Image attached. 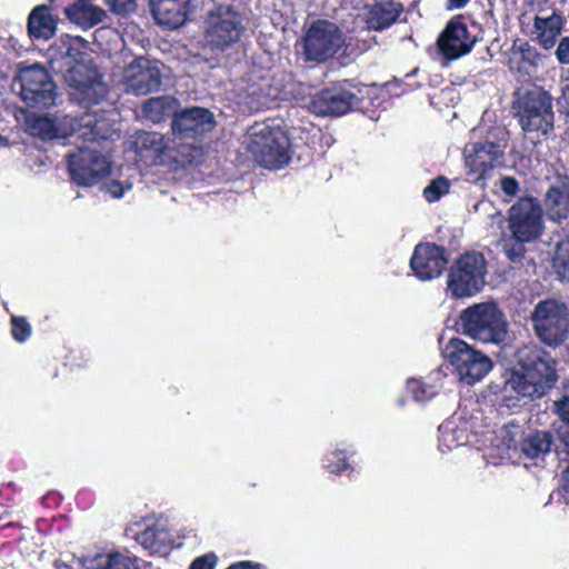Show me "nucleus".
<instances>
[{"instance_id":"nucleus-13","label":"nucleus","mask_w":569,"mask_h":569,"mask_svg":"<svg viewBox=\"0 0 569 569\" xmlns=\"http://www.w3.org/2000/svg\"><path fill=\"white\" fill-rule=\"evenodd\" d=\"M362 86L342 80L322 89L311 99V108L320 116H343L361 104Z\"/></svg>"},{"instance_id":"nucleus-23","label":"nucleus","mask_w":569,"mask_h":569,"mask_svg":"<svg viewBox=\"0 0 569 569\" xmlns=\"http://www.w3.org/2000/svg\"><path fill=\"white\" fill-rule=\"evenodd\" d=\"M190 2L191 0H149V7L158 24L177 29L188 20Z\"/></svg>"},{"instance_id":"nucleus-19","label":"nucleus","mask_w":569,"mask_h":569,"mask_svg":"<svg viewBox=\"0 0 569 569\" xmlns=\"http://www.w3.org/2000/svg\"><path fill=\"white\" fill-rule=\"evenodd\" d=\"M133 147L138 161L144 167L170 164L174 159V149L169 147L168 140L159 132H138Z\"/></svg>"},{"instance_id":"nucleus-48","label":"nucleus","mask_w":569,"mask_h":569,"mask_svg":"<svg viewBox=\"0 0 569 569\" xmlns=\"http://www.w3.org/2000/svg\"><path fill=\"white\" fill-rule=\"evenodd\" d=\"M80 54H81V52H80V51H74V48L72 47V44H69V46L67 47L66 56H68V57H71V58L76 59V58H77V56H80Z\"/></svg>"},{"instance_id":"nucleus-42","label":"nucleus","mask_w":569,"mask_h":569,"mask_svg":"<svg viewBox=\"0 0 569 569\" xmlns=\"http://www.w3.org/2000/svg\"><path fill=\"white\" fill-rule=\"evenodd\" d=\"M500 188L506 196L515 197L520 190V184L515 177L505 176L500 180Z\"/></svg>"},{"instance_id":"nucleus-15","label":"nucleus","mask_w":569,"mask_h":569,"mask_svg":"<svg viewBox=\"0 0 569 569\" xmlns=\"http://www.w3.org/2000/svg\"><path fill=\"white\" fill-rule=\"evenodd\" d=\"M71 180L81 187H92L109 176L111 166L97 150L79 148L67 157Z\"/></svg>"},{"instance_id":"nucleus-53","label":"nucleus","mask_w":569,"mask_h":569,"mask_svg":"<svg viewBox=\"0 0 569 569\" xmlns=\"http://www.w3.org/2000/svg\"><path fill=\"white\" fill-rule=\"evenodd\" d=\"M92 131H93L96 134H99V131H98L96 128H93V129H92Z\"/></svg>"},{"instance_id":"nucleus-40","label":"nucleus","mask_w":569,"mask_h":569,"mask_svg":"<svg viewBox=\"0 0 569 569\" xmlns=\"http://www.w3.org/2000/svg\"><path fill=\"white\" fill-rule=\"evenodd\" d=\"M218 558L213 552L197 557L189 569H214Z\"/></svg>"},{"instance_id":"nucleus-35","label":"nucleus","mask_w":569,"mask_h":569,"mask_svg":"<svg viewBox=\"0 0 569 569\" xmlns=\"http://www.w3.org/2000/svg\"><path fill=\"white\" fill-rule=\"evenodd\" d=\"M11 336L19 343L26 342L32 335V327L23 316H12L10 319Z\"/></svg>"},{"instance_id":"nucleus-21","label":"nucleus","mask_w":569,"mask_h":569,"mask_svg":"<svg viewBox=\"0 0 569 569\" xmlns=\"http://www.w3.org/2000/svg\"><path fill=\"white\" fill-rule=\"evenodd\" d=\"M60 1L49 0L31 9L27 18V33L31 40L49 41L57 34Z\"/></svg>"},{"instance_id":"nucleus-14","label":"nucleus","mask_w":569,"mask_h":569,"mask_svg":"<svg viewBox=\"0 0 569 569\" xmlns=\"http://www.w3.org/2000/svg\"><path fill=\"white\" fill-rule=\"evenodd\" d=\"M66 82L72 89L74 100L84 108L102 102L109 88L102 81V76L94 68L78 63L68 69Z\"/></svg>"},{"instance_id":"nucleus-43","label":"nucleus","mask_w":569,"mask_h":569,"mask_svg":"<svg viewBox=\"0 0 569 569\" xmlns=\"http://www.w3.org/2000/svg\"><path fill=\"white\" fill-rule=\"evenodd\" d=\"M555 54L559 63L569 64V37L560 39Z\"/></svg>"},{"instance_id":"nucleus-3","label":"nucleus","mask_w":569,"mask_h":569,"mask_svg":"<svg viewBox=\"0 0 569 569\" xmlns=\"http://www.w3.org/2000/svg\"><path fill=\"white\" fill-rule=\"evenodd\" d=\"M511 110L523 132L548 136L553 131V98L542 87L533 84L518 89Z\"/></svg>"},{"instance_id":"nucleus-5","label":"nucleus","mask_w":569,"mask_h":569,"mask_svg":"<svg viewBox=\"0 0 569 569\" xmlns=\"http://www.w3.org/2000/svg\"><path fill=\"white\" fill-rule=\"evenodd\" d=\"M463 335L483 343H501L508 332L505 313L495 302L475 303L463 309L456 322Z\"/></svg>"},{"instance_id":"nucleus-9","label":"nucleus","mask_w":569,"mask_h":569,"mask_svg":"<svg viewBox=\"0 0 569 569\" xmlns=\"http://www.w3.org/2000/svg\"><path fill=\"white\" fill-rule=\"evenodd\" d=\"M487 261L478 251H466L448 269L447 290L456 299L472 297L485 286Z\"/></svg>"},{"instance_id":"nucleus-33","label":"nucleus","mask_w":569,"mask_h":569,"mask_svg":"<svg viewBox=\"0 0 569 569\" xmlns=\"http://www.w3.org/2000/svg\"><path fill=\"white\" fill-rule=\"evenodd\" d=\"M30 131L41 140H52L59 137V129L54 118L47 114L36 117L30 122Z\"/></svg>"},{"instance_id":"nucleus-18","label":"nucleus","mask_w":569,"mask_h":569,"mask_svg":"<svg viewBox=\"0 0 569 569\" xmlns=\"http://www.w3.org/2000/svg\"><path fill=\"white\" fill-rule=\"evenodd\" d=\"M127 92L147 96L156 92L162 84V73L157 60L136 58L124 70Z\"/></svg>"},{"instance_id":"nucleus-28","label":"nucleus","mask_w":569,"mask_h":569,"mask_svg":"<svg viewBox=\"0 0 569 569\" xmlns=\"http://www.w3.org/2000/svg\"><path fill=\"white\" fill-rule=\"evenodd\" d=\"M445 378L441 370L431 371L425 378H410L407 381V391L416 401H428L439 393Z\"/></svg>"},{"instance_id":"nucleus-26","label":"nucleus","mask_w":569,"mask_h":569,"mask_svg":"<svg viewBox=\"0 0 569 569\" xmlns=\"http://www.w3.org/2000/svg\"><path fill=\"white\" fill-rule=\"evenodd\" d=\"M503 439L507 441L509 448H519L521 453L528 459H536L549 453L553 443L551 432L540 430L532 431L522 437L518 445L517 441L512 438H508V436H505Z\"/></svg>"},{"instance_id":"nucleus-51","label":"nucleus","mask_w":569,"mask_h":569,"mask_svg":"<svg viewBox=\"0 0 569 569\" xmlns=\"http://www.w3.org/2000/svg\"><path fill=\"white\" fill-rule=\"evenodd\" d=\"M56 568L60 569V561L54 562Z\"/></svg>"},{"instance_id":"nucleus-2","label":"nucleus","mask_w":569,"mask_h":569,"mask_svg":"<svg viewBox=\"0 0 569 569\" xmlns=\"http://www.w3.org/2000/svg\"><path fill=\"white\" fill-rule=\"evenodd\" d=\"M517 368L509 372L502 388L503 398L540 399L558 381L557 360L542 347L530 343L516 352Z\"/></svg>"},{"instance_id":"nucleus-25","label":"nucleus","mask_w":569,"mask_h":569,"mask_svg":"<svg viewBox=\"0 0 569 569\" xmlns=\"http://www.w3.org/2000/svg\"><path fill=\"white\" fill-rule=\"evenodd\" d=\"M136 541L150 555H167L172 548V535L162 523L147 526L134 536Z\"/></svg>"},{"instance_id":"nucleus-34","label":"nucleus","mask_w":569,"mask_h":569,"mask_svg":"<svg viewBox=\"0 0 569 569\" xmlns=\"http://www.w3.org/2000/svg\"><path fill=\"white\" fill-rule=\"evenodd\" d=\"M450 190V181L445 176H438L423 189V197L429 202H436Z\"/></svg>"},{"instance_id":"nucleus-6","label":"nucleus","mask_w":569,"mask_h":569,"mask_svg":"<svg viewBox=\"0 0 569 569\" xmlns=\"http://www.w3.org/2000/svg\"><path fill=\"white\" fill-rule=\"evenodd\" d=\"M246 18L232 6L218 4L207 13L203 39L214 53L234 49L246 34Z\"/></svg>"},{"instance_id":"nucleus-30","label":"nucleus","mask_w":569,"mask_h":569,"mask_svg":"<svg viewBox=\"0 0 569 569\" xmlns=\"http://www.w3.org/2000/svg\"><path fill=\"white\" fill-rule=\"evenodd\" d=\"M94 569H140L139 559L113 551L107 555H99L96 559Z\"/></svg>"},{"instance_id":"nucleus-12","label":"nucleus","mask_w":569,"mask_h":569,"mask_svg":"<svg viewBox=\"0 0 569 569\" xmlns=\"http://www.w3.org/2000/svg\"><path fill=\"white\" fill-rule=\"evenodd\" d=\"M443 357L455 368L460 380L473 385L483 379L492 368V361L460 338H451L442 349Z\"/></svg>"},{"instance_id":"nucleus-24","label":"nucleus","mask_w":569,"mask_h":569,"mask_svg":"<svg viewBox=\"0 0 569 569\" xmlns=\"http://www.w3.org/2000/svg\"><path fill=\"white\" fill-rule=\"evenodd\" d=\"M541 61V53L528 41L518 38L512 42L508 58V67L511 71L530 76Z\"/></svg>"},{"instance_id":"nucleus-36","label":"nucleus","mask_w":569,"mask_h":569,"mask_svg":"<svg viewBox=\"0 0 569 569\" xmlns=\"http://www.w3.org/2000/svg\"><path fill=\"white\" fill-rule=\"evenodd\" d=\"M349 467L348 457L343 450H335L327 457L326 469L330 473L340 475L349 469Z\"/></svg>"},{"instance_id":"nucleus-7","label":"nucleus","mask_w":569,"mask_h":569,"mask_svg":"<svg viewBox=\"0 0 569 569\" xmlns=\"http://www.w3.org/2000/svg\"><path fill=\"white\" fill-rule=\"evenodd\" d=\"M506 148V131L501 128H492L483 140L467 144L463 156L468 174L475 181L486 180L493 169L505 166Z\"/></svg>"},{"instance_id":"nucleus-37","label":"nucleus","mask_w":569,"mask_h":569,"mask_svg":"<svg viewBox=\"0 0 569 569\" xmlns=\"http://www.w3.org/2000/svg\"><path fill=\"white\" fill-rule=\"evenodd\" d=\"M88 1L77 0L74 3L67 6L63 9L67 18L77 23H83V18L87 13Z\"/></svg>"},{"instance_id":"nucleus-27","label":"nucleus","mask_w":569,"mask_h":569,"mask_svg":"<svg viewBox=\"0 0 569 569\" xmlns=\"http://www.w3.org/2000/svg\"><path fill=\"white\" fill-rule=\"evenodd\" d=\"M403 12V6L396 1H379L368 8L366 23L369 29L381 31L392 26Z\"/></svg>"},{"instance_id":"nucleus-10","label":"nucleus","mask_w":569,"mask_h":569,"mask_svg":"<svg viewBox=\"0 0 569 569\" xmlns=\"http://www.w3.org/2000/svg\"><path fill=\"white\" fill-rule=\"evenodd\" d=\"M248 150L253 159L267 169H280L290 160L289 139L279 127L256 124Z\"/></svg>"},{"instance_id":"nucleus-22","label":"nucleus","mask_w":569,"mask_h":569,"mask_svg":"<svg viewBox=\"0 0 569 569\" xmlns=\"http://www.w3.org/2000/svg\"><path fill=\"white\" fill-rule=\"evenodd\" d=\"M542 209L551 222L560 223L569 218V174L557 173L542 199Z\"/></svg>"},{"instance_id":"nucleus-17","label":"nucleus","mask_w":569,"mask_h":569,"mask_svg":"<svg viewBox=\"0 0 569 569\" xmlns=\"http://www.w3.org/2000/svg\"><path fill=\"white\" fill-rule=\"evenodd\" d=\"M449 252L443 246L435 242H419L415 246L410 258V269L421 281L439 278L447 269Z\"/></svg>"},{"instance_id":"nucleus-45","label":"nucleus","mask_w":569,"mask_h":569,"mask_svg":"<svg viewBox=\"0 0 569 569\" xmlns=\"http://www.w3.org/2000/svg\"><path fill=\"white\" fill-rule=\"evenodd\" d=\"M108 191L114 197V198H121L124 194V188L121 182L119 181H111L108 184Z\"/></svg>"},{"instance_id":"nucleus-8","label":"nucleus","mask_w":569,"mask_h":569,"mask_svg":"<svg viewBox=\"0 0 569 569\" xmlns=\"http://www.w3.org/2000/svg\"><path fill=\"white\" fill-rule=\"evenodd\" d=\"M529 320L538 340L548 347H559L568 339L569 307L560 299L540 300Z\"/></svg>"},{"instance_id":"nucleus-47","label":"nucleus","mask_w":569,"mask_h":569,"mask_svg":"<svg viewBox=\"0 0 569 569\" xmlns=\"http://www.w3.org/2000/svg\"><path fill=\"white\" fill-rule=\"evenodd\" d=\"M470 0H447L446 8L448 10H456L465 8Z\"/></svg>"},{"instance_id":"nucleus-16","label":"nucleus","mask_w":569,"mask_h":569,"mask_svg":"<svg viewBox=\"0 0 569 569\" xmlns=\"http://www.w3.org/2000/svg\"><path fill=\"white\" fill-rule=\"evenodd\" d=\"M478 41L466 22L463 16L452 17L437 39V49L446 62H451L471 52Z\"/></svg>"},{"instance_id":"nucleus-50","label":"nucleus","mask_w":569,"mask_h":569,"mask_svg":"<svg viewBox=\"0 0 569 569\" xmlns=\"http://www.w3.org/2000/svg\"><path fill=\"white\" fill-rule=\"evenodd\" d=\"M510 427H515V425H513V423H510V425H508V426L506 427V429H507V433H509V428H510ZM516 428H519V426H516Z\"/></svg>"},{"instance_id":"nucleus-1","label":"nucleus","mask_w":569,"mask_h":569,"mask_svg":"<svg viewBox=\"0 0 569 569\" xmlns=\"http://www.w3.org/2000/svg\"><path fill=\"white\" fill-rule=\"evenodd\" d=\"M501 228L498 246L512 268L525 264L529 246L536 243L545 230L543 209L538 198L523 196L507 210V216H495Z\"/></svg>"},{"instance_id":"nucleus-49","label":"nucleus","mask_w":569,"mask_h":569,"mask_svg":"<svg viewBox=\"0 0 569 569\" xmlns=\"http://www.w3.org/2000/svg\"><path fill=\"white\" fill-rule=\"evenodd\" d=\"M562 488H563L565 496L569 498V469L566 471L565 483H563Z\"/></svg>"},{"instance_id":"nucleus-52","label":"nucleus","mask_w":569,"mask_h":569,"mask_svg":"<svg viewBox=\"0 0 569 569\" xmlns=\"http://www.w3.org/2000/svg\"><path fill=\"white\" fill-rule=\"evenodd\" d=\"M3 141H4V138L0 134V146L2 144Z\"/></svg>"},{"instance_id":"nucleus-32","label":"nucleus","mask_w":569,"mask_h":569,"mask_svg":"<svg viewBox=\"0 0 569 569\" xmlns=\"http://www.w3.org/2000/svg\"><path fill=\"white\" fill-rule=\"evenodd\" d=\"M553 413L565 423L559 431V438L565 447V451L569 456V395H562L553 401Z\"/></svg>"},{"instance_id":"nucleus-4","label":"nucleus","mask_w":569,"mask_h":569,"mask_svg":"<svg viewBox=\"0 0 569 569\" xmlns=\"http://www.w3.org/2000/svg\"><path fill=\"white\" fill-rule=\"evenodd\" d=\"M11 86L26 106L33 109L49 108L58 97L52 76L40 62H19Z\"/></svg>"},{"instance_id":"nucleus-38","label":"nucleus","mask_w":569,"mask_h":569,"mask_svg":"<svg viewBox=\"0 0 569 569\" xmlns=\"http://www.w3.org/2000/svg\"><path fill=\"white\" fill-rule=\"evenodd\" d=\"M164 104L162 99L160 98H150L143 104L144 114L154 122H158L162 119V109Z\"/></svg>"},{"instance_id":"nucleus-29","label":"nucleus","mask_w":569,"mask_h":569,"mask_svg":"<svg viewBox=\"0 0 569 569\" xmlns=\"http://www.w3.org/2000/svg\"><path fill=\"white\" fill-rule=\"evenodd\" d=\"M533 27L537 32L536 40L543 49L549 50L556 44L562 30V18L556 13L546 18L536 16Z\"/></svg>"},{"instance_id":"nucleus-11","label":"nucleus","mask_w":569,"mask_h":569,"mask_svg":"<svg viewBox=\"0 0 569 569\" xmlns=\"http://www.w3.org/2000/svg\"><path fill=\"white\" fill-rule=\"evenodd\" d=\"M345 42L346 37L335 22L315 20L302 38L303 59L306 62H327L341 50Z\"/></svg>"},{"instance_id":"nucleus-54","label":"nucleus","mask_w":569,"mask_h":569,"mask_svg":"<svg viewBox=\"0 0 569 569\" xmlns=\"http://www.w3.org/2000/svg\"><path fill=\"white\" fill-rule=\"evenodd\" d=\"M16 525L10 522L7 527H14Z\"/></svg>"},{"instance_id":"nucleus-41","label":"nucleus","mask_w":569,"mask_h":569,"mask_svg":"<svg viewBox=\"0 0 569 569\" xmlns=\"http://www.w3.org/2000/svg\"><path fill=\"white\" fill-rule=\"evenodd\" d=\"M86 10L87 13L83 18V23H88L91 27L100 23L106 16V12L101 8L90 3H88V9Z\"/></svg>"},{"instance_id":"nucleus-46","label":"nucleus","mask_w":569,"mask_h":569,"mask_svg":"<svg viewBox=\"0 0 569 569\" xmlns=\"http://www.w3.org/2000/svg\"><path fill=\"white\" fill-rule=\"evenodd\" d=\"M227 569H261V566L251 561H239L230 565Z\"/></svg>"},{"instance_id":"nucleus-20","label":"nucleus","mask_w":569,"mask_h":569,"mask_svg":"<svg viewBox=\"0 0 569 569\" xmlns=\"http://www.w3.org/2000/svg\"><path fill=\"white\" fill-rule=\"evenodd\" d=\"M216 124L213 113L202 107H191L174 113L172 132L180 139H196L211 131Z\"/></svg>"},{"instance_id":"nucleus-44","label":"nucleus","mask_w":569,"mask_h":569,"mask_svg":"<svg viewBox=\"0 0 569 569\" xmlns=\"http://www.w3.org/2000/svg\"><path fill=\"white\" fill-rule=\"evenodd\" d=\"M559 112L569 120V83L562 86L561 94L558 98Z\"/></svg>"},{"instance_id":"nucleus-39","label":"nucleus","mask_w":569,"mask_h":569,"mask_svg":"<svg viewBox=\"0 0 569 569\" xmlns=\"http://www.w3.org/2000/svg\"><path fill=\"white\" fill-rule=\"evenodd\" d=\"M104 3L116 14L129 13L136 8V0H104Z\"/></svg>"},{"instance_id":"nucleus-31","label":"nucleus","mask_w":569,"mask_h":569,"mask_svg":"<svg viewBox=\"0 0 569 569\" xmlns=\"http://www.w3.org/2000/svg\"><path fill=\"white\" fill-rule=\"evenodd\" d=\"M552 268L561 281L569 282V237L556 244Z\"/></svg>"}]
</instances>
